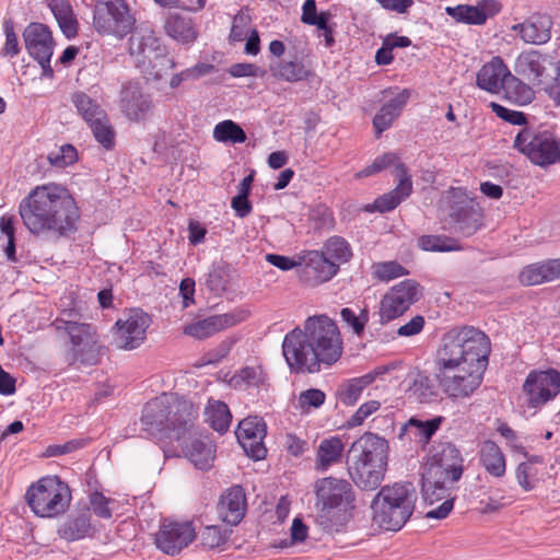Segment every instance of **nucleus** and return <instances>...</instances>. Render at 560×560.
Returning <instances> with one entry per match:
<instances>
[{
  "label": "nucleus",
  "instance_id": "obj_1",
  "mask_svg": "<svg viewBox=\"0 0 560 560\" xmlns=\"http://www.w3.org/2000/svg\"><path fill=\"white\" fill-rule=\"evenodd\" d=\"M198 408L174 394H162L142 410L141 428L158 441L180 442L183 453L194 466L208 470L215 459V446L207 436H196Z\"/></svg>",
  "mask_w": 560,
  "mask_h": 560
},
{
  "label": "nucleus",
  "instance_id": "obj_2",
  "mask_svg": "<svg viewBox=\"0 0 560 560\" xmlns=\"http://www.w3.org/2000/svg\"><path fill=\"white\" fill-rule=\"evenodd\" d=\"M489 337L472 326L452 329L438 352L435 377L453 399L469 397L481 384L489 362Z\"/></svg>",
  "mask_w": 560,
  "mask_h": 560
},
{
  "label": "nucleus",
  "instance_id": "obj_3",
  "mask_svg": "<svg viewBox=\"0 0 560 560\" xmlns=\"http://www.w3.org/2000/svg\"><path fill=\"white\" fill-rule=\"evenodd\" d=\"M282 353L292 373H317L342 354V339L336 323L326 315L308 317L304 328H294L282 342Z\"/></svg>",
  "mask_w": 560,
  "mask_h": 560
},
{
  "label": "nucleus",
  "instance_id": "obj_4",
  "mask_svg": "<svg viewBox=\"0 0 560 560\" xmlns=\"http://www.w3.org/2000/svg\"><path fill=\"white\" fill-rule=\"evenodd\" d=\"M19 214L34 235L66 236L75 230L79 209L68 190L55 184L36 186L22 199Z\"/></svg>",
  "mask_w": 560,
  "mask_h": 560
},
{
  "label": "nucleus",
  "instance_id": "obj_5",
  "mask_svg": "<svg viewBox=\"0 0 560 560\" xmlns=\"http://www.w3.org/2000/svg\"><path fill=\"white\" fill-rule=\"evenodd\" d=\"M418 495L410 482L382 487L371 502L372 521L378 528L397 532L415 512Z\"/></svg>",
  "mask_w": 560,
  "mask_h": 560
},
{
  "label": "nucleus",
  "instance_id": "obj_6",
  "mask_svg": "<svg viewBox=\"0 0 560 560\" xmlns=\"http://www.w3.org/2000/svg\"><path fill=\"white\" fill-rule=\"evenodd\" d=\"M71 491L59 477H44L33 483L25 493L31 510L39 517H55L67 511Z\"/></svg>",
  "mask_w": 560,
  "mask_h": 560
},
{
  "label": "nucleus",
  "instance_id": "obj_7",
  "mask_svg": "<svg viewBox=\"0 0 560 560\" xmlns=\"http://www.w3.org/2000/svg\"><path fill=\"white\" fill-rule=\"evenodd\" d=\"M514 148L538 166L546 167L560 161L559 142L547 130L523 128L515 136Z\"/></svg>",
  "mask_w": 560,
  "mask_h": 560
},
{
  "label": "nucleus",
  "instance_id": "obj_8",
  "mask_svg": "<svg viewBox=\"0 0 560 560\" xmlns=\"http://www.w3.org/2000/svg\"><path fill=\"white\" fill-rule=\"evenodd\" d=\"M450 199L448 217L454 231L465 237L474 235L482 226L483 212L479 203L462 187L452 188Z\"/></svg>",
  "mask_w": 560,
  "mask_h": 560
},
{
  "label": "nucleus",
  "instance_id": "obj_9",
  "mask_svg": "<svg viewBox=\"0 0 560 560\" xmlns=\"http://www.w3.org/2000/svg\"><path fill=\"white\" fill-rule=\"evenodd\" d=\"M317 504L322 505L318 517L320 524L331 529L328 525L331 513L341 504H349L354 500L352 486L345 479L326 477L315 483Z\"/></svg>",
  "mask_w": 560,
  "mask_h": 560
},
{
  "label": "nucleus",
  "instance_id": "obj_10",
  "mask_svg": "<svg viewBox=\"0 0 560 560\" xmlns=\"http://www.w3.org/2000/svg\"><path fill=\"white\" fill-rule=\"evenodd\" d=\"M456 481H451L434 474L422 472V497L430 504L440 505L425 513L427 518L443 520L448 516L454 508Z\"/></svg>",
  "mask_w": 560,
  "mask_h": 560
},
{
  "label": "nucleus",
  "instance_id": "obj_11",
  "mask_svg": "<svg viewBox=\"0 0 560 560\" xmlns=\"http://www.w3.org/2000/svg\"><path fill=\"white\" fill-rule=\"evenodd\" d=\"M67 335L71 342V353L67 354V362L73 364L79 361L85 365H95L100 358V346L95 328L90 324H74L68 322Z\"/></svg>",
  "mask_w": 560,
  "mask_h": 560
},
{
  "label": "nucleus",
  "instance_id": "obj_12",
  "mask_svg": "<svg viewBox=\"0 0 560 560\" xmlns=\"http://www.w3.org/2000/svg\"><path fill=\"white\" fill-rule=\"evenodd\" d=\"M23 39L28 55L40 66L43 75L51 78L54 70L50 59L54 54V39L48 26L37 22L30 23L23 31Z\"/></svg>",
  "mask_w": 560,
  "mask_h": 560
},
{
  "label": "nucleus",
  "instance_id": "obj_13",
  "mask_svg": "<svg viewBox=\"0 0 560 560\" xmlns=\"http://www.w3.org/2000/svg\"><path fill=\"white\" fill-rule=\"evenodd\" d=\"M420 285L413 280H405L393 287L381 300L380 322L386 324L402 315L420 298Z\"/></svg>",
  "mask_w": 560,
  "mask_h": 560
},
{
  "label": "nucleus",
  "instance_id": "obj_14",
  "mask_svg": "<svg viewBox=\"0 0 560 560\" xmlns=\"http://www.w3.org/2000/svg\"><path fill=\"white\" fill-rule=\"evenodd\" d=\"M523 390L528 406L539 408L560 393V372L555 369L533 371L527 375Z\"/></svg>",
  "mask_w": 560,
  "mask_h": 560
},
{
  "label": "nucleus",
  "instance_id": "obj_15",
  "mask_svg": "<svg viewBox=\"0 0 560 560\" xmlns=\"http://www.w3.org/2000/svg\"><path fill=\"white\" fill-rule=\"evenodd\" d=\"M136 20L129 13L126 3L101 7L98 10H94L93 26L101 35H113L124 38L132 32Z\"/></svg>",
  "mask_w": 560,
  "mask_h": 560
},
{
  "label": "nucleus",
  "instance_id": "obj_16",
  "mask_svg": "<svg viewBox=\"0 0 560 560\" xmlns=\"http://www.w3.org/2000/svg\"><path fill=\"white\" fill-rule=\"evenodd\" d=\"M150 316L140 311L131 310L125 319H118L114 332V346L121 350L138 348L145 340V332L150 326Z\"/></svg>",
  "mask_w": 560,
  "mask_h": 560
},
{
  "label": "nucleus",
  "instance_id": "obj_17",
  "mask_svg": "<svg viewBox=\"0 0 560 560\" xmlns=\"http://www.w3.org/2000/svg\"><path fill=\"white\" fill-rule=\"evenodd\" d=\"M196 537L190 522L163 521L154 535V544L162 552L175 556L186 548Z\"/></svg>",
  "mask_w": 560,
  "mask_h": 560
},
{
  "label": "nucleus",
  "instance_id": "obj_18",
  "mask_svg": "<svg viewBox=\"0 0 560 560\" xmlns=\"http://www.w3.org/2000/svg\"><path fill=\"white\" fill-rule=\"evenodd\" d=\"M556 61L549 55L538 50L522 51L514 62V72L533 85H540L548 81L550 71H553Z\"/></svg>",
  "mask_w": 560,
  "mask_h": 560
},
{
  "label": "nucleus",
  "instance_id": "obj_19",
  "mask_svg": "<svg viewBox=\"0 0 560 560\" xmlns=\"http://www.w3.org/2000/svg\"><path fill=\"white\" fill-rule=\"evenodd\" d=\"M464 459L460 452L451 443L440 446L424 465V474H434L447 478L451 481H458L464 472Z\"/></svg>",
  "mask_w": 560,
  "mask_h": 560
},
{
  "label": "nucleus",
  "instance_id": "obj_20",
  "mask_svg": "<svg viewBox=\"0 0 560 560\" xmlns=\"http://www.w3.org/2000/svg\"><path fill=\"white\" fill-rule=\"evenodd\" d=\"M120 109L130 121L140 122L152 114L153 103L138 83L128 82L121 88Z\"/></svg>",
  "mask_w": 560,
  "mask_h": 560
},
{
  "label": "nucleus",
  "instance_id": "obj_21",
  "mask_svg": "<svg viewBox=\"0 0 560 560\" xmlns=\"http://www.w3.org/2000/svg\"><path fill=\"white\" fill-rule=\"evenodd\" d=\"M389 445L387 440L372 432H365L357 439L348 450L347 463L377 462L388 459Z\"/></svg>",
  "mask_w": 560,
  "mask_h": 560
},
{
  "label": "nucleus",
  "instance_id": "obj_22",
  "mask_svg": "<svg viewBox=\"0 0 560 560\" xmlns=\"http://www.w3.org/2000/svg\"><path fill=\"white\" fill-rule=\"evenodd\" d=\"M394 175L398 183L394 189L376 198L373 205L366 206V211L377 210L386 212L395 209L412 192V182L405 164L398 163L394 167Z\"/></svg>",
  "mask_w": 560,
  "mask_h": 560
},
{
  "label": "nucleus",
  "instance_id": "obj_23",
  "mask_svg": "<svg viewBox=\"0 0 560 560\" xmlns=\"http://www.w3.org/2000/svg\"><path fill=\"white\" fill-rule=\"evenodd\" d=\"M163 47L160 38L148 27L136 28L129 38V54L139 69L150 65L151 59L156 57Z\"/></svg>",
  "mask_w": 560,
  "mask_h": 560
},
{
  "label": "nucleus",
  "instance_id": "obj_24",
  "mask_svg": "<svg viewBox=\"0 0 560 560\" xmlns=\"http://www.w3.org/2000/svg\"><path fill=\"white\" fill-rule=\"evenodd\" d=\"M388 459L377 462H358L347 463V469L350 478L357 487L364 491L376 490L384 480L387 470Z\"/></svg>",
  "mask_w": 560,
  "mask_h": 560
},
{
  "label": "nucleus",
  "instance_id": "obj_25",
  "mask_svg": "<svg viewBox=\"0 0 560 560\" xmlns=\"http://www.w3.org/2000/svg\"><path fill=\"white\" fill-rule=\"evenodd\" d=\"M338 272V264L328 260L325 255L312 250L303 256L301 278L310 285H318L330 280Z\"/></svg>",
  "mask_w": 560,
  "mask_h": 560
},
{
  "label": "nucleus",
  "instance_id": "obj_26",
  "mask_svg": "<svg viewBox=\"0 0 560 560\" xmlns=\"http://www.w3.org/2000/svg\"><path fill=\"white\" fill-rule=\"evenodd\" d=\"M552 20L547 14H535L522 23L512 25L515 32L525 44L542 45L551 38Z\"/></svg>",
  "mask_w": 560,
  "mask_h": 560
},
{
  "label": "nucleus",
  "instance_id": "obj_27",
  "mask_svg": "<svg viewBox=\"0 0 560 560\" xmlns=\"http://www.w3.org/2000/svg\"><path fill=\"white\" fill-rule=\"evenodd\" d=\"M511 71L499 56L493 57L489 62L485 63L477 73L476 83L478 88L489 93H499Z\"/></svg>",
  "mask_w": 560,
  "mask_h": 560
},
{
  "label": "nucleus",
  "instance_id": "obj_28",
  "mask_svg": "<svg viewBox=\"0 0 560 560\" xmlns=\"http://www.w3.org/2000/svg\"><path fill=\"white\" fill-rule=\"evenodd\" d=\"M219 517L226 524L237 525L246 511V498L241 486L230 488L218 503Z\"/></svg>",
  "mask_w": 560,
  "mask_h": 560
},
{
  "label": "nucleus",
  "instance_id": "obj_29",
  "mask_svg": "<svg viewBox=\"0 0 560 560\" xmlns=\"http://www.w3.org/2000/svg\"><path fill=\"white\" fill-rule=\"evenodd\" d=\"M241 320L242 318L235 313L213 315L187 325L184 332L197 339H206L215 332L234 326Z\"/></svg>",
  "mask_w": 560,
  "mask_h": 560
},
{
  "label": "nucleus",
  "instance_id": "obj_30",
  "mask_svg": "<svg viewBox=\"0 0 560 560\" xmlns=\"http://www.w3.org/2000/svg\"><path fill=\"white\" fill-rule=\"evenodd\" d=\"M389 370L390 368L388 365H381L360 377L347 381L338 392L339 400L347 406L354 405L363 390L377 377L386 374Z\"/></svg>",
  "mask_w": 560,
  "mask_h": 560
},
{
  "label": "nucleus",
  "instance_id": "obj_31",
  "mask_svg": "<svg viewBox=\"0 0 560 560\" xmlns=\"http://www.w3.org/2000/svg\"><path fill=\"white\" fill-rule=\"evenodd\" d=\"M410 97L409 90H402L394 98L386 102L373 118V126L378 137L383 131L387 130L394 120L400 115Z\"/></svg>",
  "mask_w": 560,
  "mask_h": 560
},
{
  "label": "nucleus",
  "instance_id": "obj_32",
  "mask_svg": "<svg viewBox=\"0 0 560 560\" xmlns=\"http://www.w3.org/2000/svg\"><path fill=\"white\" fill-rule=\"evenodd\" d=\"M92 532L89 508H84L78 514L69 516L58 528V535L68 541L82 539L90 536Z\"/></svg>",
  "mask_w": 560,
  "mask_h": 560
},
{
  "label": "nucleus",
  "instance_id": "obj_33",
  "mask_svg": "<svg viewBox=\"0 0 560 560\" xmlns=\"http://www.w3.org/2000/svg\"><path fill=\"white\" fill-rule=\"evenodd\" d=\"M483 7L489 8V13L495 14L500 11V5L494 0H489L483 3L482 7H471V5H457V7H447L446 13L452 16L457 22H464L467 24L480 25L487 21V13L483 10Z\"/></svg>",
  "mask_w": 560,
  "mask_h": 560
},
{
  "label": "nucleus",
  "instance_id": "obj_34",
  "mask_svg": "<svg viewBox=\"0 0 560 560\" xmlns=\"http://www.w3.org/2000/svg\"><path fill=\"white\" fill-rule=\"evenodd\" d=\"M407 393L408 397L418 404H432L440 397L435 381L424 372H417L413 375Z\"/></svg>",
  "mask_w": 560,
  "mask_h": 560
},
{
  "label": "nucleus",
  "instance_id": "obj_35",
  "mask_svg": "<svg viewBox=\"0 0 560 560\" xmlns=\"http://www.w3.org/2000/svg\"><path fill=\"white\" fill-rule=\"evenodd\" d=\"M166 34L178 43L188 44L197 38V31L190 18L170 13L164 23Z\"/></svg>",
  "mask_w": 560,
  "mask_h": 560
},
{
  "label": "nucleus",
  "instance_id": "obj_36",
  "mask_svg": "<svg viewBox=\"0 0 560 560\" xmlns=\"http://www.w3.org/2000/svg\"><path fill=\"white\" fill-rule=\"evenodd\" d=\"M345 445L340 438L332 436L324 439L316 453V469L319 471L327 470L331 465L341 460Z\"/></svg>",
  "mask_w": 560,
  "mask_h": 560
},
{
  "label": "nucleus",
  "instance_id": "obj_37",
  "mask_svg": "<svg viewBox=\"0 0 560 560\" xmlns=\"http://www.w3.org/2000/svg\"><path fill=\"white\" fill-rule=\"evenodd\" d=\"M517 74H510L505 80V83L502 88L504 93V97L518 105L525 106L530 104L535 98V91L533 88L520 79Z\"/></svg>",
  "mask_w": 560,
  "mask_h": 560
},
{
  "label": "nucleus",
  "instance_id": "obj_38",
  "mask_svg": "<svg viewBox=\"0 0 560 560\" xmlns=\"http://www.w3.org/2000/svg\"><path fill=\"white\" fill-rule=\"evenodd\" d=\"M480 462L485 469L493 477L505 474V457L501 448L492 441H485L480 448Z\"/></svg>",
  "mask_w": 560,
  "mask_h": 560
},
{
  "label": "nucleus",
  "instance_id": "obj_39",
  "mask_svg": "<svg viewBox=\"0 0 560 560\" xmlns=\"http://www.w3.org/2000/svg\"><path fill=\"white\" fill-rule=\"evenodd\" d=\"M442 421V417H435L425 421L411 418L401 429L400 435L406 432L419 443L425 445L439 430Z\"/></svg>",
  "mask_w": 560,
  "mask_h": 560
},
{
  "label": "nucleus",
  "instance_id": "obj_40",
  "mask_svg": "<svg viewBox=\"0 0 560 560\" xmlns=\"http://www.w3.org/2000/svg\"><path fill=\"white\" fill-rule=\"evenodd\" d=\"M206 422L219 433H224L230 428L232 415L226 404L210 399L205 409Z\"/></svg>",
  "mask_w": 560,
  "mask_h": 560
},
{
  "label": "nucleus",
  "instance_id": "obj_41",
  "mask_svg": "<svg viewBox=\"0 0 560 560\" xmlns=\"http://www.w3.org/2000/svg\"><path fill=\"white\" fill-rule=\"evenodd\" d=\"M71 102L88 124L105 119V115H107L95 100L82 91L74 92Z\"/></svg>",
  "mask_w": 560,
  "mask_h": 560
},
{
  "label": "nucleus",
  "instance_id": "obj_42",
  "mask_svg": "<svg viewBox=\"0 0 560 560\" xmlns=\"http://www.w3.org/2000/svg\"><path fill=\"white\" fill-rule=\"evenodd\" d=\"M273 75L288 82H298L308 79L313 72L302 61H280L272 69Z\"/></svg>",
  "mask_w": 560,
  "mask_h": 560
},
{
  "label": "nucleus",
  "instance_id": "obj_43",
  "mask_svg": "<svg viewBox=\"0 0 560 560\" xmlns=\"http://www.w3.org/2000/svg\"><path fill=\"white\" fill-rule=\"evenodd\" d=\"M150 65L143 66L140 70L148 77V79L160 80L166 75L174 67L175 62L172 57L168 56L166 47L156 57H153Z\"/></svg>",
  "mask_w": 560,
  "mask_h": 560
},
{
  "label": "nucleus",
  "instance_id": "obj_44",
  "mask_svg": "<svg viewBox=\"0 0 560 560\" xmlns=\"http://www.w3.org/2000/svg\"><path fill=\"white\" fill-rule=\"evenodd\" d=\"M213 138L219 142L243 143L246 141V133L233 120H223L214 127Z\"/></svg>",
  "mask_w": 560,
  "mask_h": 560
},
{
  "label": "nucleus",
  "instance_id": "obj_45",
  "mask_svg": "<svg viewBox=\"0 0 560 560\" xmlns=\"http://www.w3.org/2000/svg\"><path fill=\"white\" fill-rule=\"evenodd\" d=\"M50 8L63 34L67 37L74 36L77 34V20L73 15L71 7L68 3L61 1L55 3Z\"/></svg>",
  "mask_w": 560,
  "mask_h": 560
},
{
  "label": "nucleus",
  "instance_id": "obj_46",
  "mask_svg": "<svg viewBox=\"0 0 560 560\" xmlns=\"http://www.w3.org/2000/svg\"><path fill=\"white\" fill-rule=\"evenodd\" d=\"M328 260H332V262H337L338 266L340 264L347 262L351 256V249L349 244L339 236L330 237L322 252Z\"/></svg>",
  "mask_w": 560,
  "mask_h": 560
},
{
  "label": "nucleus",
  "instance_id": "obj_47",
  "mask_svg": "<svg viewBox=\"0 0 560 560\" xmlns=\"http://www.w3.org/2000/svg\"><path fill=\"white\" fill-rule=\"evenodd\" d=\"M235 434L238 441L264 439L266 436V424L258 417H248L238 423Z\"/></svg>",
  "mask_w": 560,
  "mask_h": 560
},
{
  "label": "nucleus",
  "instance_id": "obj_48",
  "mask_svg": "<svg viewBox=\"0 0 560 560\" xmlns=\"http://www.w3.org/2000/svg\"><path fill=\"white\" fill-rule=\"evenodd\" d=\"M419 246L429 252H453L460 249L457 242L445 235H423L418 240Z\"/></svg>",
  "mask_w": 560,
  "mask_h": 560
},
{
  "label": "nucleus",
  "instance_id": "obj_49",
  "mask_svg": "<svg viewBox=\"0 0 560 560\" xmlns=\"http://www.w3.org/2000/svg\"><path fill=\"white\" fill-rule=\"evenodd\" d=\"M95 140L106 150H112L115 145V130L107 115L105 119H98L89 124Z\"/></svg>",
  "mask_w": 560,
  "mask_h": 560
},
{
  "label": "nucleus",
  "instance_id": "obj_50",
  "mask_svg": "<svg viewBox=\"0 0 560 560\" xmlns=\"http://www.w3.org/2000/svg\"><path fill=\"white\" fill-rule=\"evenodd\" d=\"M230 534L231 530L222 529L217 525L205 526L199 533L200 544L209 549L219 548L226 542Z\"/></svg>",
  "mask_w": 560,
  "mask_h": 560
},
{
  "label": "nucleus",
  "instance_id": "obj_51",
  "mask_svg": "<svg viewBox=\"0 0 560 560\" xmlns=\"http://www.w3.org/2000/svg\"><path fill=\"white\" fill-rule=\"evenodd\" d=\"M539 471L530 463H520L515 469V477L524 491H530L539 481Z\"/></svg>",
  "mask_w": 560,
  "mask_h": 560
},
{
  "label": "nucleus",
  "instance_id": "obj_52",
  "mask_svg": "<svg viewBox=\"0 0 560 560\" xmlns=\"http://www.w3.org/2000/svg\"><path fill=\"white\" fill-rule=\"evenodd\" d=\"M518 278L525 285H537L548 282L545 261L526 266L520 272Z\"/></svg>",
  "mask_w": 560,
  "mask_h": 560
},
{
  "label": "nucleus",
  "instance_id": "obj_53",
  "mask_svg": "<svg viewBox=\"0 0 560 560\" xmlns=\"http://www.w3.org/2000/svg\"><path fill=\"white\" fill-rule=\"evenodd\" d=\"M373 276L382 281H389L407 273L406 269L396 261L374 264Z\"/></svg>",
  "mask_w": 560,
  "mask_h": 560
},
{
  "label": "nucleus",
  "instance_id": "obj_54",
  "mask_svg": "<svg viewBox=\"0 0 560 560\" xmlns=\"http://www.w3.org/2000/svg\"><path fill=\"white\" fill-rule=\"evenodd\" d=\"M325 19H331L329 11H322L317 13L315 0H305L302 7L301 22L306 25L317 26L323 25Z\"/></svg>",
  "mask_w": 560,
  "mask_h": 560
},
{
  "label": "nucleus",
  "instance_id": "obj_55",
  "mask_svg": "<svg viewBox=\"0 0 560 560\" xmlns=\"http://www.w3.org/2000/svg\"><path fill=\"white\" fill-rule=\"evenodd\" d=\"M229 275L224 267L213 266L206 280L207 288L214 294H221L226 290Z\"/></svg>",
  "mask_w": 560,
  "mask_h": 560
},
{
  "label": "nucleus",
  "instance_id": "obj_56",
  "mask_svg": "<svg viewBox=\"0 0 560 560\" xmlns=\"http://www.w3.org/2000/svg\"><path fill=\"white\" fill-rule=\"evenodd\" d=\"M326 399V395L323 390L317 388H310L303 390L299 395V408L307 412L311 408H319Z\"/></svg>",
  "mask_w": 560,
  "mask_h": 560
},
{
  "label": "nucleus",
  "instance_id": "obj_57",
  "mask_svg": "<svg viewBox=\"0 0 560 560\" xmlns=\"http://www.w3.org/2000/svg\"><path fill=\"white\" fill-rule=\"evenodd\" d=\"M3 31L5 35V43L2 48L3 56H18L21 51V47L19 44L18 35L14 31V23L12 20H5L3 22Z\"/></svg>",
  "mask_w": 560,
  "mask_h": 560
},
{
  "label": "nucleus",
  "instance_id": "obj_58",
  "mask_svg": "<svg viewBox=\"0 0 560 560\" xmlns=\"http://www.w3.org/2000/svg\"><path fill=\"white\" fill-rule=\"evenodd\" d=\"M398 163V156L395 153H384L383 155L377 156L371 165L366 166L360 173H358V176L368 177L385 170L389 165L396 166Z\"/></svg>",
  "mask_w": 560,
  "mask_h": 560
},
{
  "label": "nucleus",
  "instance_id": "obj_59",
  "mask_svg": "<svg viewBox=\"0 0 560 560\" xmlns=\"http://www.w3.org/2000/svg\"><path fill=\"white\" fill-rule=\"evenodd\" d=\"M556 106H560V60L556 61L553 71L546 83L540 84Z\"/></svg>",
  "mask_w": 560,
  "mask_h": 560
},
{
  "label": "nucleus",
  "instance_id": "obj_60",
  "mask_svg": "<svg viewBox=\"0 0 560 560\" xmlns=\"http://www.w3.org/2000/svg\"><path fill=\"white\" fill-rule=\"evenodd\" d=\"M249 23H250L249 15L244 11H240L233 19L231 33H230V39L234 40V42L244 40L248 34Z\"/></svg>",
  "mask_w": 560,
  "mask_h": 560
},
{
  "label": "nucleus",
  "instance_id": "obj_61",
  "mask_svg": "<svg viewBox=\"0 0 560 560\" xmlns=\"http://www.w3.org/2000/svg\"><path fill=\"white\" fill-rule=\"evenodd\" d=\"M490 107L492 112L501 119L515 125L523 126L527 124L526 115L523 112H517L513 109H509L498 103H491Z\"/></svg>",
  "mask_w": 560,
  "mask_h": 560
},
{
  "label": "nucleus",
  "instance_id": "obj_62",
  "mask_svg": "<svg viewBox=\"0 0 560 560\" xmlns=\"http://www.w3.org/2000/svg\"><path fill=\"white\" fill-rule=\"evenodd\" d=\"M341 318L346 322L357 335H360L365 324L369 320V313L366 310H362L359 315H357L351 308L345 307L340 312Z\"/></svg>",
  "mask_w": 560,
  "mask_h": 560
},
{
  "label": "nucleus",
  "instance_id": "obj_63",
  "mask_svg": "<svg viewBox=\"0 0 560 560\" xmlns=\"http://www.w3.org/2000/svg\"><path fill=\"white\" fill-rule=\"evenodd\" d=\"M381 407V404L377 400H370L368 402L362 404L355 413L348 420V427L354 428L361 425L363 421L376 412Z\"/></svg>",
  "mask_w": 560,
  "mask_h": 560
},
{
  "label": "nucleus",
  "instance_id": "obj_64",
  "mask_svg": "<svg viewBox=\"0 0 560 560\" xmlns=\"http://www.w3.org/2000/svg\"><path fill=\"white\" fill-rule=\"evenodd\" d=\"M264 439H247L238 441L247 456L255 460L264 459L267 455V448L262 443Z\"/></svg>",
  "mask_w": 560,
  "mask_h": 560
}]
</instances>
